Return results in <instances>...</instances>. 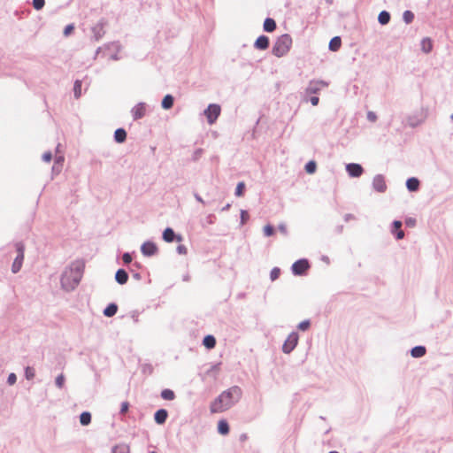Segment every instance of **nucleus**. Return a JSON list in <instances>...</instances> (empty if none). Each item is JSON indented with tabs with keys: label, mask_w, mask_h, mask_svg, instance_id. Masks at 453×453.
Here are the masks:
<instances>
[{
	"label": "nucleus",
	"mask_w": 453,
	"mask_h": 453,
	"mask_svg": "<svg viewBox=\"0 0 453 453\" xmlns=\"http://www.w3.org/2000/svg\"><path fill=\"white\" fill-rule=\"evenodd\" d=\"M118 306L115 303L109 304L104 311V314L106 317H112L116 314Z\"/></svg>",
	"instance_id": "nucleus-25"
},
{
	"label": "nucleus",
	"mask_w": 453,
	"mask_h": 453,
	"mask_svg": "<svg viewBox=\"0 0 453 453\" xmlns=\"http://www.w3.org/2000/svg\"><path fill=\"white\" fill-rule=\"evenodd\" d=\"M280 269L278 267H274L271 271L270 278L272 280H275L280 277Z\"/></svg>",
	"instance_id": "nucleus-34"
},
{
	"label": "nucleus",
	"mask_w": 453,
	"mask_h": 453,
	"mask_svg": "<svg viewBox=\"0 0 453 453\" xmlns=\"http://www.w3.org/2000/svg\"><path fill=\"white\" fill-rule=\"evenodd\" d=\"M264 234L265 236H272L274 234V228L271 225L264 226Z\"/></svg>",
	"instance_id": "nucleus-37"
},
{
	"label": "nucleus",
	"mask_w": 453,
	"mask_h": 453,
	"mask_svg": "<svg viewBox=\"0 0 453 453\" xmlns=\"http://www.w3.org/2000/svg\"><path fill=\"white\" fill-rule=\"evenodd\" d=\"M421 49L425 53H429L433 50V42L430 38H424L421 41Z\"/></svg>",
	"instance_id": "nucleus-22"
},
{
	"label": "nucleus",
	"mask_w": 453,
	"mask_h": 453,
	"mask_svg": "<svg viewBox=\"0 0 453 453\" xmlns=\"http://www.w3.org/2000/svg\"><path fill=\"white\" fill-rule=\"evenodd\" d=\"M80 422L82 426H88L91 422V414L88 411L82 412L80 416Z\"/></svg>",
	"instance_id": "nucleus-29"
},
{
	"label": "nucleus",
	"mask_w": 453,
	"mask_h": 453,
	"mask_svg": "<svg viewBox=\"0 0 453 453\" xmlns=\"http://www.w3.org/2000/svg\"><path fill=\"white\" fill-rule=\"evenodd\" d=\"M177 250L180 254H182V255L187 254V248L183 245L178 246Z\"/></svg>",
	"instance_id": "nucleus-50"
},
{
	"label": "nucleus",
	"mask_w": 453,
	"mask_h": 453,
	"mask_svg": "<svg viewBox=\"0 0 453 453\" xmlns=\"http://www.w3.org/2000/svg\"><path fill=\"white\" fill-rule=\"evenodd\" d=\"M244 189L245 184L243 182H239L235 189V195L237 196H242L243 195Z\"/></svg>",
	"instance_id": "nucleus-35"
},
{
	"label": "nucleus",
	"mask_w": 453,
	"mask_h": 453,
	"mask_svg": "<svg viewBox=\"0 0 453 453\" xmlns=\"http://www.w3.org/2000/svg\"><path fill=\"white\" fill-rule=\"evenodd\" d=\"M45 4L44 0H33V7L36 10H42Z\"/></svg>",
	"instance_id": "nucleus-36"
},
{
	"label": "nucleus",
	"mask_w": 453,
	"mask_h": 453,
	"mask_svg": "<svg viewBox=\"0 0 453 453\" xmlns=\"http://www.w3.org/2000/svg\"><path fill=\"white\" fill-rule=\"evenodd\" d=\"M292 43L293 41L289 35H281L273 47V54L278 58L285 56L290 50Z\"/></svg>",
	"instance_id": "nucleus-2"
},
{
	"label": "nucleus",
	"mask_w": 453,
	"mask_h": 453,
	"mask_svg": "<svg viewBox=\"0 0 453 453\" xmlns=\"http://www.w3.org/2000/svg\"><path fill=\"white\" fill-rule=\"evenodd\" d=\"M221 112V108L219 104H211L204 111V115L207 118L209 124H213Z\"/></svg>",
	"instance_id": "nucleus-5"
},
{
	"label": "nucleus",
	"mask_w": 453,
	"mask_h": 453,
	"mask_svg": "<svg viewBox=\"0 0 453 453\" xmlns=\"http://www.w3.org/2000/svg\"><path fill=\"white\" fill-rule=\"evenodd\" d=\"M316 169H317V165L314 161H310L305 165V171L310 174L314 173Z\"/></svg>",
	"instance_id": "nucleus-32"
},
{
	"label": "nucleus",
	"mask_w": 453,
	"mask_h": 453,
	"mask_svg": "<svg viewBox=\"0 0 453 453\" xmlns=\"http://www.w3.org/2000/svg\"><path fill=\"white\" fill-rule=\"evenodd\" d=\"M16 380H17V377L14 373H11L9 376H8V383L10 385H13L15 382H16Z\"/></svg>",
	"instance_id": "nucleus-46"
},
{
	"label": "nucleus",
	"mask_w": 453,
	"mask_h": 453,
	"mask_svg": "<svg viewBox=\"0 0 453 453\" xmlns=\"http://www.w3.org/2000/svg\"><path fill=\"white\" fill-rule=\"evenodd\" d=\"M73 90H74L75 97L79 98L81 96V81H76L74 82Z\"/></svg>",
	"instance_id": "nucleus-33"
},
{
	"label": "nucleus",
	"mask_w": 453,
	"mask_h": 453,
	"mask_svg": "<svg viewBox=\"0 0 453 453\" xmlns=\"http://www.w3.org/2000/svg\"><path fill=\"white\" fill-rule=\"evenodd\" d=\"M402 222L399 220H395L393 223V234H395L397 240H401L404 237V232L401 229Z\"/></svg>",
	"instance_id": "nucleus-16"
},
{
	"label": "nucleus",
	"mask_w": 453,
	"mask_h": 453,
	"mask_svg": "<svg viewBox=\"0 0 453 453\" xmlns=\"http://www.w3.org/2000/svg\"><path fill=\"white\" fill-rule=\"evenodd\" d=\"M378 20L381 25H386L390 20V14L386 11H382L379 14Z\"/></svg>",
	"instance_id": "nucleus-26"
},
{
	"label": "nucleus",
	"mask_w": 453,
	"mask_h": 453,
	"mask_svg": "<svg viewBox=\"0 0 453 453\" xmlns=\"http://www.w3.org/2000/svg\"><path fill=\"white\" fill-rule=\"evenodd\" d=\"M173 104V97L171 95H166L162 101V107L164 109H170Z\"/></svg>",
	"instance_id": "nucleus-28"
},
{
	"label": "nucleus",
	"mask_w": 453,
	"mask_h": 453,
	"mask_svg": "<svg viewBox=\"0 0 453 453\" xmlns=\"http://www.w3.org/2000/svg\"><path fill=\"white\" fill-rule=\"evenodd\" d=\"M278 228H279L280 232L282 233L283 234H288L287 226L285 224H280Z\"/></svg>",
	"instance_id": "nucleus-48"
},
{
	"label": "nucleus",
	"mask_w": 453,
	"mask_h": 453,
	"mask_svg": "<svg viewBox=\"0 0 453 453\" xmlns=\"http://www.w3.org/2000/svg\"><path fill=\"white\" fill-rule=\"evenodd\" d=\"M342 46V40L339 36L331 39L329 42V49L332 51H337Z\"/></svg>",
	"instance_id": "nucleus-20"
},
{
	"label": "nucleus",
	"mask_w": 453,
	"mask_h": 453,
	"mask_svg": "<svg viewBox=\"0 0 453 453\" xmlns=\"http://www.w3.org/2000/svg\"><path fill=\"white\" fill-rule=\"evenodd\" d=\"M114 138L117 142H123L127 138V132L123 128H119L115 131Z\"/></svg>",
	"instance_id": "nucleus-23"
},
{
	"label": "nucleus",
	"mask_w": 453,
	"mask_h": 453,
	"mask_svg": "<svg viewBox=\"0 0 453 453\" xmlns=\"http://www.w3.org/2000/svg\"><path fill=\"white\" fill-rule=\"evenodd\" d=\"M406 186L410 191H417L419 187V180L417 178H410L406 181Z\"/></svg>",
	"instance_id": "nucleus-19"
},
{
	"label": "nucleus",
	"mask_w": 453,
	"mask_h": 453,
	"mask_svg": "<svg viewBox=\"0 0 453 453\" xmlns=\"http://www.w3.org/2000/svg\"><path fill=\"white\" fill-rule=\"evenodd\" d=\"M26 378L27 380H32L35 377V370L31 367L26 368Z\"/></svg>",
	"instance_id": "nucleus-39"
},
{
	"label": "nucleus",
	"mask_w": 453,
	"mask_h": 453,
	"mask_svg": "<svg viewBox=\"0 0 453 453\" xmlns=\"http://www.w3.org/2000/svg\"><path fill=\"white\" fill-rule=\"evenodd\" d=\"M150 453H157V452H155V451H151V452H150Z\"/></svg>",
	"instance_id": "nucleus-54"
},
{
	"label": "nucleus",
	"mask_w": 453,
	"mask_h": 453,
	"mask_svg": "<svg viewBox=\"0 0 453 453\" xmlns=\"http://www.w3.org/2000/svg\"><path fill=\"white\" fill-rule=\"evenodd\" d=\"M241 396V388L237 386L231 387L211 402L210 411L211 413L224 412L238 402Z\"/></svg>",
	"instance_id": "nucleus-1"
},
{
	"label": "nucleus",
	"mask_w": 453,
	"mask_h": 453,
	"mask_svg": "<svg viewBox=\"0 0 453 453\" xmlns=\"http://www.w3.org/2000/svg\"><path fill=\"white\" fill-rule=\"evenodd\" d=\"M413 17H414L413 13L410 11H406L403 13V19L406 21V23H411L413 19Z\"/></svg>",
	"instance_id": "nucleus-38"
},
{
	"label": "nucleus",
	"mask_w": 453,
	"mask_h": 453,
	"mask_svg": "<svg viewBox=\"0 0 453 453\" xmlns=\"http://www.w3.org/2000/svg\"><path fill=\"white\" fill-rule=\"evenodd\" d=\"M132 113L134 119L142 118L146 113V105L144 104L135 105L132 110Z\"/></svg>",
	"instance_id": "nucleus-12"
},
{
	"label": "nucleus",
	"mask_w": 453,
	"mask_h": 453,
	"mask_svg": "<svg viewBox=\"0 0 453 453\" xmlns=\"http://www.w3.org/2000/svg\"><path fill=\"white\" fill-rule=\"evenodd\" d=\"M346 170L351 177H359L364 172V169L360 165L354 163L347 165Z\"/></svg>",
	"instance_id": "nucleus-10"
},
{
	"label": "nucleus",
	"mask_w": 453,
	"mask_h": 453,
	"mask_svg": "<svg viewBox=\"0 0 453 453\" xmlns=\"http://www.w3.org/2000/svg\"><path fill=\"white\" fill-rule=\"evenodd\" d=\"M372 186L376 191L380 192V193L385 192L387 189V184H386L385 179L381 175H376L373 178Z\"/></svg>",
	"instance_id": "nucleus-9"
},
{
	"label": "nucleus",
	"mask_w": 453,
	"mask_h": 453,
	"mask_svg": "<svg viewBox=\"0 0 453 453\" xmlns=\"http://www.w3.org/2000/svg\"><path fill=\"white\" fill-rule=\"evenodd\" d=\"M128 408H129V403L127 402H123L121 404L120 412L122 414L127 413L128 411Z\"/></svg>",
	"instance_id": "nucleus-43"
},
{
	"label": "nucleus",
	"mask_w": 453,
	"mask_h": 453,
	"mask_svg": "<svg viewBox=\"0 0 453 453\" xmlns=\"http://www.w3.org/2000/svg\"><path fill=\"white\" fill-rule=\"evenodd\" d=\"M80 278L78 272L68 269L64 272L61 277V285L65 290L73 289L79 283Z\"/></svg>",
	"instance_id": "nucleus-3"
},
{
	"label": "nucleus",
	"mask_w": 453,
	"mask_h": 453,
	"mask_svg": "<svg viewBox=\"0 0 453 453\" xmlns=\"http://www.w3.org/2000/svg\"><path fill=\"white\" fill-rule=\"evenodd\" d=\"M73 29H74L73 25H72V24L67 25L64 29L65 36H68L69 35H71L73 33Z\"/></svg>",
	"instance_id": "nucleus-42"
},
{
	"label": "nucleus",
	"mask_w": 453,
	"mask_h": 453,
	"mask_svg": "<svg viewBox=\"0 0 453 453\" xmlns=\"http://www.w3.org/2000/svg\"><path fill=\"white\" fill-rule=\"evenodd\" d=\"M328 84L323 81H312L309 83L307 87V93L309 94H317L321 89L326 88Z\"/></svg>",
	"instance_id": "nucleus-8"
},
{
	"label": "nucleus",
	"mask_w": 453,
	"mask_h": 453,
	"mask_svg": "<svg viewBox=\"0 0 453 453\" xmlns=\"http://www.w3.org/2000/svg\"><path fill=\"white\" fill-rule=\"evenodd\" d=\"M298 339L299 337L296 333H291L282 346L283 352L287 354L290 353L297 345Z\"/></svg>",
	"instance_id": "nucleus-6"
},
{
	"label": "nucleus",
	"mask_w": 453,
	"mask_h": 453,
	"mask_svg": "<svg viewBox=\"0 0 453 453\" xmlns=\"http://www.w3.org/2000/svg\"><path fill=\"white\" fill-rule=\"evenodd\" d=\"M264 29L266 32H273L276 29V22L271 18L265 19L264 22Z\"/></svg>",
	"instance_id": "nucleus-21"
},
{
	"label": "nucleus",
	"mask_w": 453,
	"mask_h": 453,
	"mask_svg": "<svg viewBox=\"0 0 453 453\" xmlns=\"http://www.w3.org/2000/svg\"><path fill=\"white\" fill-rule=\"evenodd\" d=\"M167 416V411L165 409H160L156 411L154 418L157 424L162 425L165 422Z\"/></svg>",
	"instance_id": "nucleus-15"
},
{
	"label": "nucleus",
	"mask_w": 453,
	"mask_h": 453,
	"mask_svg": "<svg viewBox=\"0 0 453 453\" xmlns=\"http://www.w3.org/2000/svg\"><path fill=\"white\" fill-rule=\"evenodd\" d=\"M141 250L144 256H152L155 255L157 251L156 244L151 242H144L142 245Z\"/></svg>",
	"instance_id": "nucleus-11"
},
{
	"label": "nucleus",
	"mask_w": 453,
	"mask_h": 453,
	"mask_svg": "<svg viewBox=\"0 0 453 453\" xmlns=\"http://www.w3.org/2000/svg\"><path fill=\"white\" fill-rule=\"evenodd\" d=\"M451 119L453 120V114L451 115Z\"/></svg>",
	"instance_id": "nucleus-53"
},
{
	"label": "nucleus",
	"mask_w": 453,
	"mask_h": 453,
	"mask_svg": "<svg viewBox=\"0 0 453 453\" xmlns=\"http://www.w3.org/2000/svg\"><path fill=\"white\" fill-rule=\"evenodd\" d=\"M65 384V376L63 374H60L56 379V385L61 388Z\"/></svg>",
	"instance_id": "nucleus-40"
},
{
	"label": "nucleus",
	"mask_w": 453,
	"mask_h": 453,
	"mask_svg": "<svg viewBox=\"0 0 453 453\" xmlns=\"http://www.w3.org/2000/svg\"><path fill=\"white\" fill-rule=\"evenodd\" d=\"M161 396H162L163 399L170 401V400H173L174 399L175 394L171 389H164L161 392Z\"/></svg>",
	"instance_id": "nucleus-31"
},
{
	"label": "nucleus",
	"mask_w": 453,
	"mask_h": 453,
	"mask_svg": "<svg viewBox=\"0 0 453 453\" xmlns=\"http://www.w3.org/2000/svg\"><path fill=\"white\" fill-rule=\"evenodd\" d=\"M15 246L17 250V257H15L12 267V271L14 273L20 270L24 259V245L19 242Z\"/></svg>",
	"instance_id": "nucleus-4"
},
{
	"label": "nucleus",
	"mask_w": 453,
	"mask_h": 453,
	"mask_svg": "<svg viewBox=\"0 0 453 453\" xmlns=\"http://www.w3.org/2000/svg\"><path fill=\"white\" fill-rule=\"evenodd\" d=\"M163 239L167 242H172L174 239H176L178 242L182 240L181 236H175L173 230L170 227L165 229L163 233Z\"/></svg>",
	"instance_id": "nucleus-13"
},
{
	"label": "nucleus",
	"mask_w": 453,
	"mask_h": 453,
	"mask_svg": "<svg viewBox=\"0 0 453 453\" xmlns=\"http://www.w3.org/2000/svg\"><path fill=\"white\" fill-rule=\"evenodd\" d=\"M203 345L207 349H212L216 345V340L212 335H207L203 338Z\"/></svg>",
	"instance_id": "nucleus-27"
},
{
	"label": "nucleus",
	"mask_w": 453,
	"mask_h": 453,
	"mask_svg": "<svg viewBox=\"0 0 453 453\" xmlns=\"http://www.w3.org/2000/svg\"><path fill=\"white\" fill-rule=\"evenodd\" d=\"M310 325L311 324L309 320H304L298 325V328L302 331H305L310 327Z\"/></svg>",
	"instance_id": "nucleus-41"
},
{
	"label": "nucleus",
	"mask_w": 453,
	"mask_h": 453,
	"mask_svg": "<svg viewBox=\"0 0 453 453\" xmlns=\"http://www.w3.org/2000/svg\"><path fill=\"white\" fill-rule=\"evenodd\" d=\"M42 159L43 161L47 162V163H50L52 159V155L50 152H45L43 155H42Z\"/></svg>",
	"instance_id": "nucleus-44"
},
{
	"label": "nucleus",
	"mask_w": 453,
	"mask_h": 453,
	"mask_svg": "<svg viewBox=\"0 0 453 453\" xmlns=\"http://www.w3.org/2000/svg\"><path fill=\"white\" fill-rule=\"evenodd\" d=\"M329 453H338L337 451H330Z\"/></svg>",
	"instance_id": "nucleus-52"
},
{
	"label": "nucleus",
	"mask_w": 453,
	"mask_h": 453,
	"mask_svg": "<svg viewBox=\"0 0 453 453\" xmlns=\"http://www.w3.org/2000/svg\"><path fill=\"white\" fill-rule=\"evenodd\" d=\"M426 352V348L423 346H416L411 351V356L413 357H421L425 356Z\"/></svg>",
	"instance_id": "nucleus-24"
},
{
	"label": "nucleus",
	"mask_w": 453,
	"mask_h": 453,
	"mask_svg": "<svg viewBox=\"0 0 453 453\" xmlns=\"http://www.w3.org/2000/svg\"><path fill=\"white\" fill-rule=\"evenodd\" d=\"M112 453H130V449L127 444H119L114 447Z\"/></svg>",
	"instance_id": "nucleus-30"
},
{
	"label": "nucleus",
	"mask_w": 453,
	"mask_h": 453,
	"mask_svg": "<svg viewBox=\"0 0 453 453\" xmlns=\"http://www.w3.org/2000/svg\"><path fill=\"white\" fill-rule=\"evenodd\" d=\"M115 279L118 283L123 285L127 283L128 280V274L123 269H119L115 274Z\"/></svg>",
	"instance_id": "nucleus-17"
},
{
	"label": "nucleus",
	"mask_w": 453,
	"mask_h": 453,
	"mask_svg": "<svg viewBox=\"0 0 453 453\" xmlns=\"http://www.w3.org/2000/svg\"><path fill=\"white\" fill-rule=\"evenodd\" d=\"M269 47V39L265 35H260L255 42V48L258 50H266Z\"/></svg>",
	"instance_id": "nucleus-14"
},
{
	"label": "nucleus",
	"mask_w": 453,
	"mask_h": 453,
	"mask_svg": "<svg viewBox=\"0 0 453 453\" xmlns=\"http://www.w3.org/2000/svg\"><path fill=\"white\" fill-rule=\"evenodd\" d=\"M218 432L222 435H226L229 433V425L226 420L220 419L218 422Z\"/></svg>",
	"instance_id": "nucleus-18"
},
{
	"label": "nucleus",
	"mask_w": 453,
	"mask_h": 453,
	"mask_svg": "<svg viewBox=\"0 0 453 453\" xmlns=\"http://www.w3.org/2000/svg\"><path fill=\"white\" fill-rule=\"evenodd\" d=\"M405 224L406 226L412 227L415 226L416 220L414 219L410 218L405 220Z\"/></svg>",
	"instance_id": "nucleus-49"
},
{
	"label": "nucleus",
	"mask_w": 453,
	"mask_h": 453,
	"mask_svg": "<svg viewBox=\"0 0 453 453\" xmlns=\"http://www.w3.org/2000/svg\"><path fill=\"white\" fill-rule=\"evenodd\" d=\"M367 119L370 120V121H372L374 122L376 119H377V116L374 112L372 111H369L367 113Z\"/></svg>",
	"instance_id": "nucleus-47"
},
{
	"label": "nucleus",
	"mask_w": 453,
	"mask_h": 453,
	"mask_svg": "<svg viewBox=\"0 0 453 453\" xmlns=\"http://www.w3.org/2000/svg\"><path fill=\"white\" fill-rule=\"evenodd\" d=\"M319 101V97H318V96H312V97L311 98V104H312V105H314V106L318 105Z\"/></svg>",
	"instance_id": "nucleus-51"
},
{
	"label": "nucleus",
	"mask_w": 453,
	"mask_h": 453,
	"mask_svg": "<svg viewBox=\"0 0 453 453\" xmlns=\"http://www.w3.org/2000/svg\"><path fill=\"white\" fill-rule=\"evenodd\" d=\"M310 268V264L307 259H299L292 265V272L295 275H303Z\"/></svg>",
	"instance_id": "nucleus-7"
},
{
	"label": "nucleus",
	"mask_w": 453,
	"mask_h": 453,
	"mask_svg": "<svg viewBox=\"0 0 453 453\" xmlns=\"http://www.w3.org/2000/svg\"><path fill=\"white\" fill-rule=\"evenodd\" d=\"M122 259L125 264H129L132 261V257L129 253H125Z\"/></svg>",
	"instance_id": "nucleus-45"
}]
</instances>
